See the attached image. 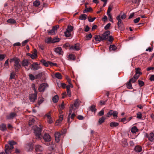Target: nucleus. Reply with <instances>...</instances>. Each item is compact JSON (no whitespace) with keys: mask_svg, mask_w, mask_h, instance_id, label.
<instances>
[{"mask_svg":"<svg viewBox=\"0 0 154 154\" xmlns=\"http://www.w3.org/2000/svg\"><path fill=\"white\" fill-rule=\"evenodd\" d=\"M64 34L65 36L67 37H70L71 35V33L69 32H67L66 31L64 32Z\"/></svg>","mask_w":154,"mask_h":154,"instance_id":"nucleus-50","label":"nucleus"},{"mask_svg":"<svg viewBox=\"0 0 154 154\" xmlns=\"http://www.w3.org/2000/svg\"><path fill=\"white\" fill-rule=\"evenodd\" d=\"M59 97L57 95H56L54 97L52 98V100L54 102L57 103Z\"/></svg>","mask_w":154,"mask_h":154,"instance_id":"nucleus-27","label":"nucleus"},{"mask_svg":"<svg viewBox=\"0 0 154 154\" xmlns=\"http://www.w3.org/2000/svg\"><path fill=\"white\" fill-rule=\"evenodd\" d=\"M13 149L11 148L9 145L5 144V150L6 154L11 153Z\"/></svg>","mask_w":154,"mask_h":154,"instance_id":"nucleus-10","label":"nucleus"},{"mask_svg":"<svg viewBox=\"0 0 154 154\" xmlns=\"http://www.w3.org/2000/svg\"><path fill=\"white\" fill-rule=\"evenodd\" d=\"M55 140L57 143L60 140V134L59 132H55Z\"/></svg>","mask_w":154,"mask_h":154,"instance_id":"nucleus-13","label":"nucleus"},{"mask_svg":"<svg viewBox=\"0 0 154 154\" xmlns=\"http://www.w3.org/2000/svg\"><path fill=\"white\" fill-rule=\"evenodd\" d=\"M54 51L56 53H58L59 54H62V53L63 52L62 51V48L60 47H58L57 48H55Z\"/></svg>","mask_w":154,"mask_h":154,"instance_id":"nucleus-17","label":"nucleus"},{"mask_svg":"<svg viewBox=\"0 0 154 154\" xmlns=\"http://www.w3.org/2000/svg\"><path fill=\"white\" fill-rule=\"evenodd\" d=\"M55 76L56 77L59 79H61L62 78V76L61 74L59 72L55 73Z\"/></svg>","mask_w":154,"mask_h":154,"instance_id":"nucleus-26","label":"nucleus"},{"mask_svg":"<svg viewBox=\"0 0 154 154\" xmlns=\"http://www.w3.org/2000/svg\"><path fill=\"white\" fill-rule=\"evenodd\" d=\"M43 138L45 141L49 142L51 141V137L48 134H45L44 135Z\"/></svg>","mask_w":154,"mask_h":154,"instance_id":"nucleus-14","label":"nucleus"},{"mask_svg":"<svg viewBox=\"0 0 154 154\" xmlns=\"http://www.w3.org/2000/svg\"><path fill=\"white\" fill-rule=\"evenodd\" d=\"M136 70V74H137L138 75L141 74H142V72H141L140 70V69L139 68H135Z\"/></svg>","mask_w":154,"mask_h":154,"instance_id":"nucleus-42","label":"nucleus"},{"mask_svg":"<svg viewBox=\"0 0 154 154\" xmlns=\"http://www.w3.org/2000/svg\"><path fill=\"white\" fill-rule=\"evenodd\" d=\"M20 60L19 59H14V68L15 71L16 72H18L19 71L21 67V65L20 63Z\"/></svg>","mask_w":154,"mask_h":154,"instance_id":"nucleus-1","label":"nucleus"},{"mask_svg":"<svg viewBox=\"0 0 154 154\" xmlns=\"http://www.w3.org/2000/svg\"><path fill=\"white\" fill-rule=\"evenodd\" d=\"M92 10V8L91 7L89 8H86L84 10L83 12L84 13H85V12H90Z\"/></svg>","mask_w":154,"mask_h":154,"instance_id":"nucleus-44","label":"nucleus"},{"mask_svg":"<svg viewBox=\"0 0 154 154\" xmlns=\"http://www.w3.org/2000/svg\"><path fill=\"white\" fill-rule=\"evenodd\" d=\"M17 116V115L16 113L12 112L6 116V118L8 120L12 119Z\"/></svg>","mask_w":154,"mask_h":154,"instance_id":"nucleus-11","label":"nucleus"},{"mask_svg":"<svg viewBox=\"0 0 154 154\" xmlns=\"http://www.w3.org/2000/svg\"><path fill=\"white\" fill-rule=\"evenodd\" d=\"M80 48V45L79 43L75 44L74 46L72 45L69 48L70 50H75L76 51L79 50Z\"/></svg>","mask_w":154,"mask_h":154,"instance_id":"nucleus-9","label":"nucleus"},{"mask_svg":"<svg viewBox=\"0 0 154 154\" xmlns=\"http://www.w3.org/2000/svg\"><path fill=\"white\" fill-rule=\"evenodd\" d=\"M113 111L112 110H110L108 112L107 116L108 117H109L112 115Z\"/></svg>","mask_w":154,"mask_h":154,"instance_id":"nucleus-60","label":"nucleus"},{"mask_svg":"<svg viewBox=\"0 0 154 154\" xmlns=\"http://www.w3.org/2000/svg\"><path fill=\"white\" fill-rule=\"evenodd\" d=\"M147 137H148V140L150 141H152L154 140V134L151 133L149 134L148 135L146 134Z\"/></svg>","mask_w":154,"mask_h":154,"instance_id":"nucleus-16","label":"nucleus"},{"mask_svg":"<svg viewBox=\"0 0 154 154\" xmlns=\"http://www.w3.org/2000/svg\"><path fill=\"white\" fill-rule=\"evenodd\" d=\"M34 53L32 54L31 57L32 59H34L36 58L37 57V51L36 49H34Z\"/></svg>","mask_w":154,"mask_h":154,"instance_id":"nucleus-21","label":"nucleus"},{"mask_svg":"<svg viewBox=\"0 0 154 154\" xmlns=\"http://www.w3.org/2000/svg\"><path fill=\"white\" fill-rule=\"evenodd\" d=\"M35 131V135L36 139H39L42 137L41 129L40 128L37 127L36 128Z\"/></svg>","mask_w":154,"mask_h":154,"instance_id":"nucleus-2","label":"nucleus"},{"mask_svg":"<svg viewBox=\"0 0 154 154\" xmlns=\"http://www.w3.org/2000/svg\"><path fill=\"white\" fill-rule=\"evenodd\" d=\"M119 124L118 122H112L110 123V126L112 128L118 126Z\"/></svg>","mask_w":154,"mask_h":154,"instance_id":"nucleus-20","label":"nucleus"},{"mask_svg":"<svg viewBox=\"0 0 154 154\" xmlns=\"http://www.w3.org/2000/svg\"><path fill=\"white\" fill-rule=\"evenodd\" d=\"M116 19L117 20H118L117 25H119L122 24H123L122 23V20L120 19V15H118L116 17Z\"/></svg>","mask_w":154,"mask_h":154,"instance_id":"nucleus-31","label":"nucleus"},{"mask_svg":"<svg viewBox=\"0 0 154 154\" xmlns=\"http://www.w3.org/2000/svg\"><path fill=\"white\" fill-rule=\"evenodd\" d=\"M73 105L71 104L69 106V113L68 116V123L69 124L70 123L72 122V121H70V116L71 114L72 109H73Z\"/></svg>","mask_w":154,"mask_h":154,"instance_id":"nucleus-8","label":"nucleus"},{"mask_svg":"<svg viewBox=\"0 0 154 154\" xmlns=\"http://www.w3.org/2000/svg\"><path fill=\"white\" fill-rule=\"evenodd\" d=\"M6 129L5 125L4 124H2L0 125V130L4 131Z\"/></svg>","mask_w":154,"mask_h":154,"instance_id":"nucleus-29","label":"nucleus"},{"mask_svg":"<svg viewBox=\"0 0 154 154\" xmlns=\"http://www.w3.org/2000/svg\"><path fill=\"white\" fill-rule=\"evenodd\" d=\"M138 130L136 126H133L131 128V131L133 133H135L138 131Z\"/></svg>","mask_w":154,"mask_h":154,"instance_id":"nucleus-23","label":"nucleus"},{"mask_svg":"<svg viewBox=\"0 0 154 154\" xmlns=\"http://www.w3.org/2000/svg\"><path fill=\"white\" fill-rule=\"evenodd\" d=\"M78 104V100L76 99L75 100L74 103V106L76 108H77V107L79 106Z\"/></svg>","mask_w":154,"mask_h":154,"instance_id":"nucleus-41","label":"nucleus"},{"mask_svg":"<svg viewBox=\"0 0 154 154\" xmlns=\"http://www.w3.org/2000/svg\"><path fill=\"white\" fill-rule=\"evenodd\" d=\"M75 115L74 113H73L71 114L70 115V119H71L72 120H70L71 121H72V120H73L74 117H75Z\"/></svg>","mask_w":154,"mask_h":154,"instance_id":"nucleus-54","label":"nucleus"},{"mask_svg":"<svg viewBox=\"0 0 154 154\" xmlns=\"http://www.w3.org/2000/svg\"><path fill=\"white\" fill-rule=\"evenodd\" d=\"M138 82L139 85L140 87H142L144 85V82L143 81L141 80H138Z\"/></svg>","mask_w":154,"mask_h":154,"instance_id":"nucleus-52","label":"nucleus"},{"mask_svg":"<svg viewBox=\"0 0 154 154\" xmlns=\"http://www.w3.org/2000/svg\"><path fill=\"white\" fill-rule=\"evenodd\" d=\"M110 32L109 31H107L105 32L101 35L103 41L106 40L108 38V36L109 35Z\"/></svg>","mask_w":154,"mask_h":154,"instance_id":"nucleus-5","label":"nucleus"},{"mask_svg":"<svg viewBox=\"0 0 154 154\" xmlns=\"http://www.w3.org/2000/svg\"><path fill=\"white\" fill-rule=\"evenodd\" d=\"M92 36L91 33H89L88 35H86L85 36V40H90L92 38Z\"/></svg>","mask_w":154,"mask_h":154,"instance_id":"nucleus-33","label":"nucleus"},{"mask_svg":"<svg viewBox=\"0 0 154 154\" xmlns=\"http://www.w3.org/2000/svg\"><path fill=\"white\" fill-rule=\"evenodd\" d=\"M33 4L34 6L38 7L40 5V2L38 0H36L33 2Z\"/></svg>","mask_w":154,"mask_h":154,"instance_id":"nucleus-38","label":"nucleus"},{"mask_svg":"<svg viewBox=\"0 0 154 154\" xmlns=\"http://www.w3.org/2000/svg\"><path fill=\"white\" fill-rule=\"evenodd\" d=\"M60 41V39L58 38H52V43H55L59 42Z\"/></svg>","mask_w":154,"mask_h":154,"instance_id":"nucleus-36","label":"nucleus"},{"mask_svg":"<svg viewBox=\"0 0 154 154\" xmlns=\"http://www.w3.org/2000/svg\"><path fill=\"white\" fill-rule=\"evenodd\" d=\"M52 38H48L46 40H45V42L48 43H50L51 42L52 43Z\"/></svg>","mask_w":154,"mask_h":154,"instance_id":"nucleus-40","label":"nucleus"},{"mask_svg":"<svg viewBox=\"0 0 154 154\" xmlns=\"http://www.w3.org/2000/svg\"><path fill=\"white\" fill-rule=\"evenodd\" d=\"M104 113V110H102L98 113V115L99 116H101L103 115Z\"/></svg>","mask_w":154,"mask_h":154,"instance_id":"nucleus-63","label":"nucleus"},{"mask_svg":"<svg viewBox=\"0 0 154 154\" xmlns=\"http://www.w3.org/2000/svg\"><path fill=\"white\" fill-rule=\"evenodd\" d=\"M37 93H35L34 94H30L29 98L31 101L34 102L37 99Z\"/></svg>","mask_w":154,"mask_h":154,"instance_id":"nucleus-7","label":"nucleus"},{"mask_svg":"<svg viewBox=\"0 0 154 154\" xmlns=\"http://www.w3.org/2000/svg\"><path fill=\"white\" fill-rule=\"evenodd\" d=\"M96 19L95 17L91 18V17H88V20L89 22H93Z\"/></svg>","mask_w":154,"mask_h":154,"instance_id":"nucleus-55","label":"nucleus"},{"mask_svg":"<svg viewBox=\"0 0 154 154\" xmlns=\"http://www.w3.org/2000/svg\"><path fill=\"white\" fill-rule=\"evenodd\" d=\"M29 41V40L28 39L22 42V46H24L26 45V44Z\"/></svg>","mask_w":154,"mask_h":154,"instance_id":"nucleus-59","label":"nucleus"},{"mask_svg":"<svg viewBox=\"0 0 154 154\" xmlns=\"http://www.w3.org/2000/svg\"><path fill=\"white\" fill-rule=\"evenodd\" d=\"M29 79L31 80H33L35 79V76L32 74H29Z\"/></svg>","mask_w":154,"mask_h":154,"instance_id":"nucleus-51","label":"nucleus"},{"mask_svg":"<svg viewBox=\"0 0 154 154\" xmlns=\"http://www.w3.org/2000/svg\"><path fill=\"white\" fill-rule=\"evenodd\" d=\"M35 149L36 152H40L43 151V148L40 145H37L35 146Z\"/></svg>","mask_w":154,"mask_h":154,"instance_id":"nucleus-18","label":"nucleus"},{"mask_svg":"<svg viewBox=\"0 0 154 154\" xmlns=\"http://www.w3.org/2000/svg\"><path fill=\"white\" fill-rule=\"evenodd\" d=\"M111 24L110 23H108L104 27V29L105 30H107L109 29L110 26Z\"/></svg>","mask_w":154,"mask_h":154,"instance_id":"nucleus-57","label":"nucleus"},{"mask_svg":"<svg viewBox=\"0 0 154 154\" xmlns=\"http://www.w3.org/2000/svg\"><path fill=\"white\" fill-rule=\"evenodd\" d=\"M32 89L34 90L35 93H37L35 88V85L34 84H32Z\"/></svg>","mask_w":154,"mask_h":154,"instance_id":"nucleus-61","label":"nucleus"},{"mask_svg":"<svg viewBox=\"0 0 154 154\" xmlns=\"http://www.w3.org/2000/svg\"><path fill=\"white\" fill-rule=\"evenodd\" d=\"M35 122V120L33 119H32L31 120H30L29 122V126L33 125Z\"/></svg>","mask_w":154,"mask_h":154,"instance_id":"nucleus-46","label":"nucleus"},{"mask_svg":"<svg viewBox=\"0 0 154 154\" xmlns=\"http://www.w3.org/2000/svg\"><path fill=\"white\" fill-rule=\"evenodd\" d=\"M126 86L128 89L132 88V87L131 82L129 81L126 84Z\"/></svg>","mask_w":154,"mask_h":154,"instance_id":"nucleus-39","label":"nucleus"},{"mask_svg":"<svg viewBox=\"0 0 154 154\" xmlns=\"http://www.w3.org/2000/svg\"><path fill=\"white\" fill-rule=\"evenodd\" d=\"M16 73L14 72H12L10 74V79H14L15 78Z\"/></svg>","mask_w":154,"mask_h":154,"instance_id":"nucleus-35","label":"nucleus"},{"mask_svg":"<svg viewBox=\"0 0 154 154\" xmlns=\"http://www.w3.org/2000/svg\"><path fill=\"white\" fill-rule=\"evenodd\" d=\"M90 109L92 112H95L96 110V109L95 108V106L94 105L91 106L90 108Z\"/></svg>","mask_w":154,"mask_h":154,"instance_id":"nucleus-43","label":"nucleus"},{"mask_svg":"<svg viewBox=\"0 0 154 154\" xmlns=\"http://www.w3.org/2000/svg\"><path fill=\"white\" fill-rule=\"evenodd\" d=\"M105 118L103 116L101 118L99 119L98 120V123L99 125H101L105 121Z\"/></svg>","mask_w":154,"mask_h":154,"instance_id":"nucleus-25","label":"nucleus"},{"mask_svg":"<svg viewBox=\"0 0 154 154\" xmlns=\"http://www.w3.org/2000/svg\"><path fill=\"white\" fill-rule=\"evenodd\" d=\"M118 27L119 29L120 30H123L125 29V27L123 24L118 25Z\"/></svg>","mask_w":154,"mask_h":154,"instance_id":"nucleus-32","label":"nucleus"},{"mask_svg":"<svg viewBox=\"0 0 154 154\" xmlns=\"http://www.w3.org/2000/svg\"><path fill=\"white\" fill-rule=\"evenodd\" d=\"M7 22L11 24H14L16 23L15 20L12 19H10L7 20Z\"/></svg>","mask_w":154,"mask_h":154,"instance_id":"nucleus-37","label":"nucleus"},{"mask_svg":"<svg viewBox=\"0 0 154 154\" xmlns=\"http://www.w3.org/2000/svg\"><path fill=\"white\" fill-rule=\"evenodd\" d=\"M48 87V85L46 83H43L41 84L38 88V90L40 92H44L46 88Z\"/></svg>","mask_w":154,"mask_h":154,"instance_id":"nucleus-4","label":"nucleus"},{"mask_svg":"<svg viewBox=\"0 0 154 154\" xmlns=\"http://www.w3.org/2000/svg\"><path fill=\"white\" fill-rule=\"evenodd\" d=\"M108 16L109 18V20L112 22V23L113 22V20L112 18V16L111 14H108Z\"/></svg>","mask_w":154,"mask_h":154,"instance_id":"nucleus-53","label":"nucleus"},{"mask_svg":"<svg viewBox=\"0 0 154 154\" xmlns=\"http://www.w3.org/2000/svg\"><path fill=\"white\" fill-rule=\"evenodd\" d=\"M30 63L27 60L24 59L23 60L21 64L22 66L25 67L28 66Z\"/></svg>","mask_w":154,"mask_h":154,"instance_id":"nucleus-15","label":"nucleus"},{"mask_svg":"<svg viewBox=\"0 0 154 154\" xmlns=\"http://www.w3.org/2000/svg\"><path fill=\"white\" fill-rule=\"evenodd\" d=\"M112 10V7H111V6H109L108 9V10L107 12V14L108 15V14H110V12Z\"/></svg>","mask_w":154,"mask_h":154,"instance_id":"nucleus-49","label":"nucleus"},{"mask_svg":"<svg viewBox=\"0 0 154 154\" xmlns=\"http://www.w3.org/2000/svg\"><path fill=\"white\" fill-rule=\"evenodd\" d=\"M117 48V47L114 45H111L110 46L109 49V50L115 51Z\"/></svg>","mask_w":154,"mask_h":154,"instance_id":"nucleus-34","label":"nucleus"},{"mask_svg":"<svg viewBox=\"0 0 154 154\" xmlns=\"http://www.w3.org/2000/svg\"><path fill=\"white\" fill-rule=\"evenodd\" d=\"M68 58L70 60H74L75 59V56L72 54H69V56Z\"/></svg>","mask_w":154,"mask_h":154,"instance_id":"nucleus-45","label":"nucleus"},{"mask_svg":"<svg viewBox=\"0 0 154 154\" xmlns=\"http://www.w3.org/2000/svg\"><path fill=\"white\" fill-rule=\"evenodd\" d=\"M137 118L139 119H141L142 117V114L141 112H139L137 113Z\"/></svg>","mask_w":154,"mask_h":154,"instance_id":"nucleus-47","label":"nucleus"},{"mask_svg":"<svg viewBox=\"0 0 154 154\" xmlns=\"http://www.w3.org/2000/svg\"><path fill=\"white\" fill-rule=\"evenodd\" d=\"M63 115H61L60 116L59 119L57 120V121H58V122H59L62 121L63 119Z\"/></svg>","mask_w":154,"mask_h":154,"instance_id":"nucleus-62","label":"nucleus"},{"mask_svg":"<svg viewBox=\"0 0 154 154\" xmlns=\"http://www.w3.org/2000/svg\"><path fill=\"white\" fill-rule=\"evenodd\" d=\"M59 28L58 25H56L53 26L51 30L48 31V34L51 35H55L57 32V29Z\"/></svg>","mask_w":154,"mask_h":154,"instance_id":"nucleus-3","label":"nucleus"},{"mask_svg":"<svg viewBox=\"0 0 154 154\" xmlns=\"http://www.w3.org/2000/svg\"><path fill=\"white\" fill-rule=\"evenodd\" d=\"M112 113V116L113 117H117V115L118 113L116 111H113Z\"/></svg>","mask_w":154,"mask_h":154,"instance_id":"nucleus-58","label":"nucleus"},{"mask_svg":"<svg viewBox=\"0 0 154 154\" xmlns=\"http://www.w3.org/2000/svg\"><path fill=\"white\" fill-rule=\"evenodd\" d=\"M87 16L85 14H82L79 17V19L81 20H85L86 19Z\"/></svg>","mask_w":154,"mask_h":154,"instance_id":"nucleus-24","label":"nucleus"},{"mask_svg":"<svg viewBox=\"0 0 154 154\" xmlns=\"http://www.w3.org/2000/svg\"><path fill=\"white\" fill-rule=\"evenodd\" d=\"M73 86L72 84L71 83H69V85L66 86V89L68 90H70V88H73Z\"/></svg>","mask_w":154,"mask_h":154,"instance_id":"nucleus-48","label":"nucleus"},{"mask_svg":"<svg viewBox=\"0 0 154 154\" xmlns=\"http://www.w3.org/2000/svg\"><path fill=\"white\" fill-rule=\"evenodd\" d=\"M134 150L137 152H140L142 150V147L139 146H136L134 148Z\"/></svg>","mask_w":154,"mask_h":154,"instance_id":"nucleus-22","label":"nucleus"},{"mask_svg":"<svg viewBox=\"0 0 154 154\" xmlns=\"http://www.w3.org/2000/svg\"><path fill=\"white\" fill-rule=\"evenodd\" d=\"M40 66H39L38 64L36 62L34 63L31 65V69L35 71L39 69Z\"/></svg>","mask_w":154,"mask_h":154,"instance_id":"nucleus-6","label":"nucleus"},{"mask_svg":"<svg viewBox=\"0 0 154 154\" xmlns=\"http://www.w3.org/2000/svg\"><path fill=\"white\" fill-rule=\"evenodd\" d=\"M40 62L41 63H43V65L46 67L48 66V62H46L45 60L42 59L41 60Z\"/></svg>","mask_w":154,"mask_h":154,"instance_id":"nucleus-30","label":"nucleus"},{"mask_svg":"<svg viewBox=\"0 0 154 154\" xmlns=\"http://www.w3.org/2000/svg\"><path fill=\"white\" fill-rule=\"evenodd\" d=\"M8 145H9L11 148L13 149L14 148V145L17 144V143L13 140H9L8 142Z\"/></svg>","mask_w":154,"mask_h":154,"instance_id":"nucleus-12","label":"nucleus"},{"mask_svg":"<svg viewBox=\"0 0 154 154\" xmlns=\"http://www.w3.org/2000/svg\"><path fill=\"white\" fill-rule=\"evenodd\" d=\"M73 28V27L72 26H69L67 28L66 31L71 33V32L72 31Z\"/></svg>","mask_w":154,"mask_h":154,"instance_id":"nucleus-28","label":"nucleus"},{"mask_svg":"<svg viewBox=\"0 0 154 154\" xmlns=\"http://www.w3.org/2000/svg\"><path fill=\"white\" fill-rule=\"evenodd\" d=\"M63 47L66 48L67 47H69V48L71 46H70V45L69 43H67L65 44H64L63 46Z\"/></svg>","mask_w":154,"mask_h":154,"instance_id":"nucleus-56","label":"nucleus"},{"mask_svg":"<svg viewBox=\"0 0 154 154\" xmlns=\"http://www.w3.org/2000/svg\"><path fill=\"white\" fill-rule=\"evenodd\" d=\"M94 38L95 40L97 41L100 42L103 41L100 35H96L94 37Z\"/></svg>","mask_w":154,"mask_h":154,"instance_id":"nucleus-19","label":"nucleus"},{"mask_svg":"<svg viewBox=\"0 0 154 154\" xmlns=\"http://www.w3.org/2000/svg\"><path fill=\"white\" fill-rule=\"evenodd\" d=\"M108 41L110 42H112L113 40V38L112 36H109V37H108Z\"/></svg>","mask_w":154,"mask_h":154,"instance_id":"nucleus-64","label":"nucleus"}]
</instances>
